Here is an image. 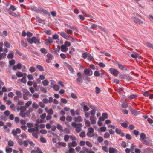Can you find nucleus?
Instances as JSON below:
<instances>
[{
	"mask_svg": "<svg viewBox=\"0 0 153 153\" xmlns=\"http://www.w3.org/2000/svg\"><path fill=\"white\" fill-rule=\"evenodd\" d=\"M36 131L35 128H30L28 129V131L29 133L34 132Z\"/></svg>",
	"mask_w": 153,
	"mask_h": 153,
	"instance_id": "obj_53",
	"label": "nucleus"
},
{
	"mask_svg": "<svg viewBox=\"0 0 153 153\" xmlns=\"http://www.w3.org/2000/svg\"><path fill=\"white\" fill-rule=\"evenodd\" d=\"M53 42L52 38L50 37H48V39H45V43L47 45H49L50 43H52Z\"/></svg>",
	"mask_w": 153,
	"mask_h": 153,
	"instance_id": "obj_9",
	"label": "nucleus"
},
{
	"mask_svg": "<svg viewBox=\"0 0 153 153\" xmlns=\"http://www.w3.org/2000/svg\"><path fill=\"white\" fill-rule=\"evenodd\" d=\"M68 151L66 152L65 153H75V150L74 149L72 148L71 147H69Z\"/></svg>",
	"mask_w": 153,
	"mask_h": 153,
	"instance_id": "obj_21",
	"label": "nucleus"
},
{
	"mask_svg": "<svg viewBox=\"0 0 153 153\" xmlns=\"http://www.w3.org/2000/svg\"><path fill=\"white\" fill-rule=\"evenodd\" d=\"M137 97V96L136 95L133 94L130 95L129 97V98L130 99H132L136 98Z\"/></svg>",
	"mask_w": 153,
	"mask_h": 153,
	"instance_id": "obj_63",
	"label": "nucleus"
},
{
	"mask_svg": "<svg viewBox=\"0 0 153 153\" xmlns=\"http://www.w3.org/2000/svg\"><path fill=\"white\" fill-rule=\"evenodd\" d=\"M31 153H43L40 149L37 147L36 150H33L31 151Z\"/></svg>",
	"mask_w": 153,
	"mask_h": 153,
	"instance_id": "obj_16",
	"label": "nucleus"
},
{
	"mask_svg": "<svg viewBox=\"0 0 153 153\" xmlns=\"http://www.w3.org/2000/svg\"><path fill=\"white\" fill-rule=\"evenodd\" d=\"M39 11L40 13L43 12L44 13L47 15H49V13L46 10L43 8H40L39 10Z\"/></svg>",
	"mask_w": 153,
	"mask_h": 153,
	"instance_id": "obj_24",
	"label": "nucleus"
},
{
	"mask_svg": "<svg viewBox=\"0 0 153 153\" xmlns=\"http://www.w3.org/2000/svg\"><path fill=\"white\" fill-rule=\"evenodd\" d=\"M40 51L43 54H46L48 53L47 50L45 48H42L41 49Z\"/></svg>",
	"mask_w": 153,
	"mask_h": 153,
	"instance_id": "obj_39",
	"label": "nucleus"
},
{
	"mask_svg": "<svg viewBox=\"0 0 153 153\" xmlns=\"http://www.w3.org/2000/svg\"><path fill=\"white\" fill-rule=\"evenodd\" d=\"M110 134L108 132H106L104 135V137L105 138H107L110 137Z\"/></svg>",
	"mask_w": 153,
	"mask_h": 153,
	"instance_id": "obj_62",
	"label": "nucleus"
},
{
	"mask_svg": "<svg viewBox=\"0 0 153 153\" xmlns=\"http://www.w3.org/2000/svg\"><path fill=\"white\" fill-rule=\"evenodd\" d=\"M16 54L19 55V56H21L22 55V53L17 49L15 50Z\"/></svg>",
	"mask_w": 153,
	"mask_h": 153,
	"instance_id": "obj_52",
	"label": "nucleus"
},
{
	"mask_svg": "<svg viewBox=\"0 0 153 153\" xmlns=\"http://www.w3.org/2000/svg\"><path fill=\"white\" fill-rule=\"evenodd\" d=\"M109 71L114 76H117L118 75L119 72L117 70L111 68L109 69Z\"/></svg>",
	"mask_w": 153,
	"mask_h": 153,
	"instance_id": "obj_3",
	"label": "nucleus"
},
{
	"mask_svg": "<svg viewBox=\"0 0 153 153\" xmlns=\"http://www.w3.org/2000/svg\"><path fill=\"white\" fill-rule=\"evenodd\" d=\"M52 87L53 88L54 90L56 91H58L60 88L59 86L56 84H53V86Z\"/></svg>",
	"mask_w": 153,
	"mask_h": 153,
	"instance_id": "obj_31",
	"label": "nucleus"
},
{
	"mask_svg": "<svg viewBox=\"0 0 153 153\" xmlns=\"http://www.w3.org/2000/svg\"><path fill=\"white\" fill-rule=\"evenodd\" d=\"M27 39L28 42L30 44L34 43L38 45H39L41 43L39 40L37 39L34 36H33L31 38H27Z\"/></svg>",
	"mask_w": 153,
	"mask_h": 153,
	"instance_id": "obj_1",
	"label": "nucleus"
},
{
	"mask_svg": "<svg viewBox=\"0 0 153 153\" xmlns=\"http://www.w3.org/2000/svg\"><path fill=\"white\" fill-rule=\"evenodd\" d=\"M16 76L18 77H22L23 76V74L21 72H18L16 74Z\"/></svg>",
	"mask_w": 153,
	"mask_h": 153,
	"instance_id": "obj_41",
	"label": "nucleus"
},
{
	"mask_svg": "<svg viewBox=\"0 0 153 153\" xmlns=\"http://www.w3.org/2000/svg\"><path fill=\"white\" fill-rule=\"evenodd\" d=\"M40 90L41 91L45 94L47 92V90L45 88L42 86L40 87Z\"/></svg>",
	"mask_w": 153,
	"mask_h": 153,
	"instance_id": "obj_30",
	"label": "nucleus"
},
{
	"mask_svg": "<svg viewBox=\"0 0 153 153\" xmlns=\"http://www.w3.org/2000/svg\"><path fill=\"white\" fill-rule=\"evenodd\" d=\"M38 134H39V133L38 132H33L32 134V135L34 138L37 139L38 137Z\"/></svg>",
	"mask_w": 153,
	"mask_h": 153,
	"instance_id": "obj_35",
	"label": "nucleus"
},
{
	"mask_svg": "<svg viewBox=\"0 0 153 153\" xmlns=\"http://www.w3.org/2000/svg\"><path fill=\"white\" fill-rule=\"evenodd\" d=\"M66 120L67 121L70 122L72 120V118L71 116H68L66 117Z\"/></svg>",
	"mask_w": 153,
	"mask_h": 153,
	"instance_id": "obj_50",
	"label": "nucleus"
},
{
	"mask_svg": "<svg viewBox=\"0 0 153 153\" xmlns=\"http://www.w3.org/2000/svg\"><path fill=\"white\" fill-rule=\"evenodd\" d=\"M4 45L5 47L9 48L10 46V45L7 41H6L4 42Z\"/></svg>",
	"mask_w": 153,
	"mask_h": 153,
	"instance_id": "obj_61",
	"label": "nucleus"
},
{
	"mask_svg": "<svg viewBox=\"0 0 153 153\" xmlns=\"http://www.w3.org/2000/svg\"><path fill=\"white\" fill-rule=\"evenodd\" d=\"M138 54L136 52H134V54H131V56L134 59H136L138 57Z\"/></svg>",
	"mask_w": 153,
	"mask_h": 153,
	"instance_id": "obj_34",
	"label": "nucleus"
},
{
	"mask_svg": "<svg viewBox=\"0 0 153 153\" xmlns=\"http://www.w3.org/2000/svg\"><path fill=\"white\" fill-rule=\"evenodd\" d=\"M86 135L89 137H91L94 136L93 133H89L88 132H87Z\"/></svg>",
	"mask_w": 153,
	"mask_h": 153,
	"instance_id": "obj_60",
	"label": "nucleus"
},
{
	"mask_svg": "<svg viewBox=\"0 0 153 153\" xmlns=\"http://www.w3.org/2000/svg\"><path fill=\"white\" fill-rule=\"evenodd\" d=\"M58 33L62 37L67 40L70 39V36H68L67 33H66L62 31L60 32H58Z\"/></svg>",
	"mask_w": 153,
	"mask_h": 153,
	"instance_id": "obj_4",
	"label": "nucleus"
},
{
	"mask_svg": "<svg viewBox=\"0 0 153 153\" xmlns=\"http://www.w3.org/2000/svg\"><path fill=\"white\" fill-rule=\"evenodd\" d=\"M11 53H9L8 54L7 57L8 58L13 59V58L14 52L12 51H11Z\"/></svg>",
	"mask_w": 153,
	"mask_h": 153,
	"instance_id": "obj_45",
	"label": "nucleus"
},
{
	"mask_svg": "<svg viewBox=\"0 0 153 153\" xmlns=\"http://www.w3.org/2000/svg\"><path fill=\"white\" fill-rule=\"evenodd\" d=\"M106 130V128L105 126H103L100 127V128L99 129L98 131L99 132H105Z\"/></svg>",
	"mask_w": 153,
	"mask_h": 153,
	"instance_id": "obj_23",
	"label": "nucleus"
},
{
	"mask_svg": "<svg viewBox=\"0 0 153 153\" xmlns=\"http://www.w3.org/2000/svg\"><path fill=\"white\" fill-rule=\"evenodd\" d=\"M77 76L78 77L76 78V80L79 82H82L83 81L82 79L81 73L80 72H79L77 73Z\"/></svg>",
	"mask_w": 153,
	"mask_h": 153,
	"instance_id": "obj_7",
	"label": "nucleus"
},
{
	"mask_svg": "<svg viewBox=\"0 0 153 153\" xmlns=\"http://www.w3.org/2000/svg\"><path fill=\"white\" fill-rule=\"evenodd\" d=\"M60 49L62 52H66L68 51V48L65 45H63L61 46Z\"/></svg>",
	"mask_w": 153,
	"mask_h": 153,
	"instance_id": "obj_14",
	"label": "nucleus"
},
{
	"mask_svg": "<svg viewBox=\"0 0 153 153\" xmlns=\"http://www.w3.org/2000/svg\"><path fill=\"white\" fill-rule=\"evenodd\" d=\"M47 56L48 57V58L49 59H50L51 60L52 59L53 57V56L50 53H48L47 54Z\"/></svg>",
	"mask_w": 153,
	"mask_h": 153,
	"instance_id": "obj_51",
	"label": "nucleus"
},
{
	"mask_svg": "<svg viewBox=\"0 0 153 153\" xmlns=\"http://www.w3.org/2000/svg\"><path fill=\"white\" fill-rule=\"evenodd\" d=\"M57 145H58L59 146L64 147H65L66 146V143H65L62 142H58L57 143Z\"/></svg>",
	"mask_w": 153,
	"mask_h": 153,
	"instance_id": "obj_18",
	"label": "nucleus"
},
{
	"mask_svg": "<svg viewBox=\"0 0 153 153\" xmlns=\"http://www.w3.org/2000/svg\"><path fill=\"white\" fill-rule=\"evenodd\" d=\"M70 138L72 141L78 140L76 137L74 136H70Z\"/></svg>",
	"mask_w": 153,
	"mask_h": 153,
	"instance_id": "obj_42",
	"label": "nucleus"
},
{
	"mask_svg": "<svg viewBox=\"0 0 153 153\" xmlns=\"http://www.w3.org/2000/svg\"><path fill=\"white\" fill-rule=\"evenodd\" d=\"M91 123V124H95L96 123L97 118L94 116H91L90 117Z\"/></svg>",
	"mask_w": 153,
	"mask_h": 153,
	"instance_id": "obj_12",
	"label": "nucleus"
},
{
	"mask_svg": "<svg viewBox=\"0 0 153 153\" xmlns=\"http://www.w3.org/2000/svg\"><path fill=\"white\" fill-rule=\"evenodd\" d=\"M116 64L117 65L118 68L122 71L125 70L126 71H129V69L125 67V65H123L118 62H116Z\"/></svg>",
	"mask_w": 153,
	"mask_h": 153,
	"instance_id": "obj_2",
	"label": "nucleus"
},
{
	"mask_svg": "<svg viewBox=\"0 0 153 153\" xmlns=\"http://www.w3.org/2000/svg\"><path fill=\"white\" fill-rule=\"evenodd\" d=\"M69 138L70 136L69 135L66 134L64 136V140L66 142H67L68 141Z\"/></svg>",
	"mask_w": 153,
	"mask_h": 153,
	"instance_id": "obj_33",
	"label": "nucleus"
},
{
	"mask_svg": "<svg viewBox=\"0 0 153 153\" xmlns=\"http://www.w3.org/2000/svg\"><path fill=\"white\" fill-rule=\"evenodd\" d=\"M146 138V137L145 134L143 133H141L140 134V140L141 141L142 140Z\"/></svg>",
	"mask_w": 153,
	"mask_h": 153,
	"instance_id": "obj_27",
	"label": "nucleus"
},
{
	"mask_svg": "<svg viewBox=\"0 0 153 153\" xmlns=\"http://www.w3.org/2000/svg\"><path fill=\"white\" fill-rule=\"evenodd\" d=\"M132 19L134 22L139 25H141L143 24V22L142 20L136 17H132Z\"/></svg>",
	"mask_w": 153,
	"mask_h": 153,
	"instance_id": "obj_5",
	"label": "nucleus"
},
{
	"mask_svg": "<svg viewBox=\"0 0 153 153\" xmlns=\"http://www.w3.org/2000/svg\"><path fill=\"white\" fill-rule=\"evenodd\" d=\"M8 144L9 146H13L14 143L13 141L10 140L8 141Z\"/></svg>",
	"mask_w": 153,
	"mask_h": 153,
	"instance_id": "obj_59",
	"label": "nucleus"
},
{
	"mask_svg": "<svg viewBox=\"0 0 153 153\" xmlns=\"http://www.w3.org/2000/svg\"><path fill=\"white\" fill-rule=\"evenodd\" d=\"M36 68L40 71H44L43 67L40 65H37Z\"/></svg>",
	"mask_w": 153,
	"mask_h": 153,
	"instance_id": "obj_26",
	"label": "nucleus"
},
{
	"mask_svg": "<svg viewBox=\"0 0 153 153\" xmlns=\"http://www.w3.org/2000/svg\"><path fill=\"white\" fill-rule=\"evenodd\" d=\"M6 109V107L4 105H2L0 106V109L2 111H4Z\"/></svg>",
	"mask_w": 153,
	"mask_h": 153,
	"instance_id": "obj_64",
	"label": "nucleus"
},
{
	"mask_svg": "<svg viewBox=\"0 0 153 153\" xmlns=\"http://www.w3.org/2000/svg\"><path fill=\"white\" fill-rule=\"evenodd\" d=\"M10 112L8 110L5 111L4 112V115L6 117L10 115Z\"/></svg>",
	"mask_w": 153,
	"mask_h": 153,
	"instance_id": "obj_49",
	"label": "nucleus"
},
{
	"mask_svg": "<svg viewBox=\"0 0 153 153\" xmlns=\"http://www.w3.org/2000/svg\"><path fill=\"white\" fill-rule=\"evenodd\" d=\"M129 108L130 111L135 116H137L140 114V111H137L136 110H135L131 107H130Z\"/></svg>",
	"mask_w": 153,
	"mask_h": 153,
	"instance_id": "obj_6",
	"label": "nucleus"
},
{
	"mask_svg": "<svg viewBox=\"0 0 153 153\" xmlns=\"http://www.w3.org/2000/svg\"><path fill=\"white\" fill-rule=\"evenodd\" d=\"M109 153H115L117 152V150L116 148H114L110 147L109 148Z\"/></svg>",
	"mask_w": 153,
	"mask_h": 153,
	"instance_id": "obj_17",
	"label": "nucleus"
},
{
	"mask_svg": "<svg viewBox=\"0 0 153 153\" xmlns=\"http://www.w3.org/2000/svg\"><path fill=\"white\" fill-rule=\"evenodd\" d=\"M89 24L91 25L90 27V29H94L97 27V25L95 24L90 23Z\"/></svg>",
	"mask_w": 153,
	"mask_h": 153,
	"instance_id": "obj_32",
	"label": "nucleus"
},
{
	"mask_svg": "<svg viewBox=\"0 0 153 153\" xmlns=\"http://www.w3.org/2000/svg\"><path fill=\"white\" fill-rule=\"evenodd\" d=\"M8 147L6 146L5 148L6 152L7 153H10L12 151V149L11 148H8Z\"/></svg>",
	"mask_w": 153,
	"mask_h": 153,
	"instance_id": "obj_37",
	"label": "nucleus"
},
{
	"mask_svg": "<svg viewBox=\"0 0 153 153\" xmlns=\"http://www.w3.org/2000/svg\"><path fill=\"white\" fill-rule=\"evenodd\" d=\"M145 139H144L143 140H142L141 141L142 142L143 144H144L147 146H149V143Z\"/></svg>",
	"mask_w": 153,
	"mask_h": 153,
	"instance_id": "obj_43",
	"label": "nucleus"
},
{
	"mask_svg": "<svg viewBox=\"0 0 153 153\" xmlns=\"http://www.w3.org/2000/svg\"><path fill=\"white\" fill-rule=\"evenodd\" d=\"M57 128L60 130V132L63 131V128L62 126L59 124H58L57 125Z\"/></svg>",
	"mask_w": 153,
	"mask_h": 153,
	"instance_id": "obj_25",
	"label": "nucleus"
},
{
	"mask_svg": "<svg viewBox=\"0 0 153 153\" xmlns=\"http://www.w3.org/2000/svg\"><path fill=\"white\" fill-rule=\"evenodd\" d=\"M29 71L31 73H33L35 71L36 69L34 67L32 66L30 68Z\"/></svg>",
	"mask_w": 153,
	"mask_h": 153,
	"instance_id": "obj_55",
	"label": "nucleus"
},
{
	"mask_svg": "<svg viewBox=\"0 0 153 153\" xmlns=\"http://www.w3.org/2000/svg\"><path fill=\"white\" fill-rule=\"evenodd\" d=\"M22 91L25 93L24 94H27L28 95V96H31L32 94L30 93L28 91V90L25 88H23L22 90Z\"/></svg>",
	"mask_w": 153,
	"mask_h": 153,
	"instance_id": "obj_19",
	"label": "nucleus"
},
{
	"mask_svg": "<svg viewBox=\"0 0 153 153\" xmlns=\"http://www.w3.org/2000/svg\"><path fill=\"white\" fill-rule=\"evenodd\" d=\"M32 104V102L31 101H29L25 104V107L26 109L28 108L29 106Z\"/></svg>",
	"mask_w": 153,
	"mask_h": 153,
	"instance_id": "obj_29",
	"label": "nucleus"
},
{
	"mask_svg": "<svg viewBox=\"0 0 153 153\" xmlns=\"http://www.w3.org/2000/svg\"><path fill=\"white\" fill-rule=\"evenodd\" d=\"M102 149L106 153H108V148L106 146H102Z\"/></svg>",
	"mask_w": 153,
	"mask_h": 153,
	"instance_id": "obj_40",
	"label": "nucleus"
},
{
	"mask_svg": "<svg viewBox=\"0 0 153 153\" xmlns=\"http://www.w3.org/2000/svg\"><path fill=\"white\" fill-rule=\"evenodd\" d=\"M77 145V143L76 141H72L71 142H69L68 144V147H74Z\"/></svg>",
	"mask_w": 153,
	"mask_h": 153,
	"instance_id": "obj_8",
	"label": "nucleus"
},
{
	"mask_svg": "<svg viewBox=\"0 0 153 153\" xmlns=\"http://www.w3.org/2000/svg\"><path fill=\"white\" fill-rule=\"evenodd\" d=\"M22 64L18 63L17 65L13 67L12 69L14 70H16L17 69H20L22 68Z\"/></svg>",
	"mask_w": 153,
	"mask_h": 153,
	"instance_id": "obj_13",
	"label": "nucleus"
},
{
	"mask_svg": "<svg viewBox=\"0 0 153 153\" xmlns=\"http://www.w3.org/2000/svg\"><path fill=\"white\" fill-rule=\"evenodd\" d=\"M42 83L44 86H47L49 84V82L47 79H45L42 82Z\"/></svg>",
	"mask_w": 153,
	"mask_h": 153,
	"instance_id": "obj_28",
	"label": "nucleus"
},
{
	"mask_svg": "<svg viewBox=\"0 0 153 153\" xmlns=\"http://www.w3.org/2000/svg\"><path fill=\"white\" fill-rule=\"evenodd\" d=\"M21 43L22 45L24 47H26L27 45V44L26 43H25L24 41L22 40L21 41Z\"/></svg>",
	"mask_w": 153,
	"mask_h": 153,
	"instance_id": "obj_47",
	"label": "nucleus"
},
{
	"mask_svg": "<svg viewBox=\"0 0 153 153\" xmlns=\"http://www.w3.org/2000/svg\"><path fill=\"white\" fill-rule=\"evenodd\" d=\"M88 132L89 133H93L94 131V129L91 127L89 128H88Z\"/></svg>",
	"mask_w": 153,
	"mask_h": 153,
	"instance_id": "obj_56",
	"label": "nucleus"
},
{
	"mask_svg": "<svg viewBox=\"0 0 153 153\" xmlns=\"http://www.w3.org/2000/svg\"><path fill=\"white\" fill-rule=\"evenodd\" d=\"M15 93L17 96L19 98H21L22 97V94L21 92L19 90H16V91Z\"/></svg>",
	"mask_w": 153,
	"mask_h": 153,
	"instance_id": "obj_20",
	"label": "nucleus"
},
{
	"mask_svg": "<svg viewBox=\"0 0 153 153\" xmlns=\"http://www.w3.org/2000/svg\"><path fill=\"white\" fill-rule=\"evenodd\" d=\"M146 45L148 47L151 48L153 49V45H152L150 42H146Z\"/></svg>",
	"mask_w": 153,
	"mask_h": 153,
	"instance_id": "obj_54",
	"label": "nucleus"
},
{
	"mask_svg": "<svg viewBox=\"0 0 153 153\" xmlns=\"http://www.w3.org/2000/svg\"><path fill=\"white\" fill-rule=\"evenodd\" d=\"M9 14L12 15V16L15 17H18V15L14 12L10 11L9 12Z\"/></svg>",
	"mask_w": 153,
	"mask_h": 153,
	"instance_id": "obj_58",
	"label": "nucleus"
},
{
	"mask_svg": "<svg viewBox=\"0 0 153 153\" xmlns=\"http://www.w3.org/2000/svg\"><path fill=\"white\" fill-rule=\"evenodd\" d=\"M121 126L124 128H127L128 126V124L124 122L120 123Z\"/></svg>",
	"mask_w": 153,
	"mask_h": 153,
	"instance_id": "obj_48",
	"label": "nucleus"
},
{
	"mask_svg": "<svg viewBox=\"0 0 153 153\" xmlns=\"http://www.w3.org/2000/svg\"><path fill=\"white\" fill-rule=\"evenodd\" d=\"M74 120L75 122H81L82 121L83 119L81 116H79L77 117H75L74 118Z\"/></svg>",
	"mask_w": 153,
	"mask_h": 153,
	"instance_id": "obj_15",
	"label": "nucleus"
},
{
	"mask_svg": "<svg viewBox=\"0 0 153 153\" xmlns=\"http://www.w3.org/2000/svg\"><path fill=\"white\" fill-rule=\"evenodd\" d=\"M121 146L124 148H125L127 146L126 144V143L124 141H123L122 142V143H121Z\"/></svg>",
	"mask_w": 153,
	"mask_h": 153,
	"instance_id": "obj_57",
	"label": "nucleus"
},
{
	"mask_svg": "<svg viewBox=\"0 0 153 153\" xmlns=\"http://www.w3.org/2000/svg\"><path fill=\"white\" fill-rule=\"evenodd\" d=\"M32 106L35 109H37L39 107L38 104L35 102H33L32 103Z\"/></svg>",
	"mask_w": 153,
	"mask_h": 153,
	"instance_id": "obj_36",
	"label": "nucleus"
},
{
	"mask_svg": "<svg viewBox=\"0 0 153 153\" xmlns=\"http://www.w3.org/2000/svg\"><path fill=\"white\" fill-rule=\"evenodd\" d=\"M65 65L71 73H74V70L70 65L66 62H65Z\"/></svg>",
	"mask_w": 153,
	"mask_h": 153,
	"instance_id": "obj_11",
	"label": "nucleus"
},
{
	"mask_svg": "<svg viewBox=\"0 0 153 153\" xmlns=\"http://www.w3.org/2000/svg\"><path fill=\"white\" fill-rule=\"evenodd\" d=\"M82 13L86 17H91V16L90 14L87 11H83Z\"/></svg>",
	"mask_w": 153,
	"mask_h": 153,
	"instance_id": "obj_38",
	"label": "nucleus"
},
{
	"mask_svg": "<svg viewBox=\"0 0 153 153\" xmlns=\"http://www.w3.org/2000/svg\"><path fill=\"white\" fill-rule=\"evenodd\" d=\"M84 72L85 75H89V76H91L93 74L92 71L89 69H85L84 70Z\"/></svg>",
	"mask_w": 153,
	"mask_h": 153,
	"instance_id": "obj_10",
	"label": "nucleus"
},
{
	"mask_svg": "<svg viewBox=\"0 0 153 153\" xmlns=\"http://www.w3.org/2000/svg\"><path fill=\"white\" fill-rule=\"evenodd\" d=\"M64 45H65L67 47L70 46L71 44L70 42L66 41L65 42Z\"/></svg>",
	"mask_w": 153,
	"mask_h": 153,
	"instance_id": "obj_44",
	"label": "nucleus"
},
{
	"mask_svg": "<svg viewBox=\"0 0 153 153\" xmlns=\"http://www.w3.org/2000/svg\"><path fill=\"white\" fill-rule=\"evenodd\" d=\"M7 54L4 53H0V60L5 58L6 57Z\"/></svg>",
	"mask_w": 153,
	"mask_h": 153,
	"instance_id": "obj_22",
	"label": "nucleus"
},
{
	"mask_svg": "<svg viewBox=\"0 0 153 153\" xmlns=\"http://www.w3.org/2000/svg\"><path fill=\"white\" fill-rule=\"evenodd\" d=\"M79 136L81 138H84L85 137L86 135L85 132L83 131L81 132L79 134Z\"/></svg>",
	"mask_w": 153,
	"mask_h": 153,
	"instance_id": "obj_46",
	"label": "nucleus"
}]
</instances>
